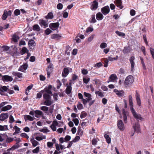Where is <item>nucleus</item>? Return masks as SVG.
I'll list each match as a JSON object with an SVG mask.
<instances>
[{
    "instance_id": "1",
    "label": "nucleus",
    "mask_w": 154,
    "mask_h": 154,
    "mask_svg": "<svg viewBox=\"0 0 154 154\" xmlns=\"http://www.w3.org/2000/svg\"><path fill=\"white\" fill-rule=\"evenodd\" d=\"M52 88V86L49 85L48 87L45 88V93L43 95V98L45 100V101L42 103V104L49 106L54 103L53 101L52 100L51 96L50 95L52 94L51 91Z\"/></svg>"
},
{
    "instance_id": "2",
    "label": "nucleus",
    "mask_w": 154,
    "mask_h": 154,
    "mask_svg": "<svg viewBox=\"0 0 154 154\" xmlns=\"http://www.w3.org/2000/svg\"><path fill=\"white\" fill-rule=\"evenodd\" d=\"M84 95L86 98L83 99L82 103L84 105H85L87 102H89L92 100L91 95L90 94L86 92H84Z\"/></svg>"
},
{
    "instance_id": "3",
    "label": "nucleus",
    "mask_w": 154,
    "mask_h": 154,
    "mask_svg": "<svg viewBox=\"0 0 154 154\" xmlns=\"http://www.w3.org/2000/svg\"><path fill=\"white\" fill-rule=\"evenodd\" d=\"M131 112H132L134 117L137 120H141L142 119V118L141 117V115L139 114H138L135 111L133 107L131 108Z\"/></svg>"
},
{
    "instance_id": "4",
    "label": "nucleus",
    "mask_w": 154,
    "mask_h": 154,
    "mask_svg": "<svg viewBox=\"0 0 154 154\" xmlns=\"http://www.w3.org/2000/svg\"><path fill=\"white\" fill-rule=\"evenodd\" d=\"M72 72V69L71 68L69 67L65 68L62 72V76L63 77H66L68 75L69 72Z\"/></svg>"
},
{
    "instance_id": "5",
    "label": "nucleus",
    "mask_w": 154,
    "mask_h": 154,
    "mask_svg": "<svg viewBox=\"0 0 154 154\" xmlns=\"http://www.w3.org/2000/svg\"><path fill=\"white\" fill-rule=\"evenodd\" d=\"M134 81V79L133 76L131 75H129L126 78L125 83L126 85H128L132 84Z\"/></svg>"
},
{
    "instance_id": "6",
    "label": "nucleus",
    "mask_w": 154,
    "mask_h": 154,
    "mask_svg": "<svg viewBox=\"0 0 154 154\" xmlns=\"http://www.w3.org/2000/svg\"><path fill=\"white\" fill-rule=\"evenodd\" d=\"M0 91L3 92L7 91L10 94H12L14 93V91L13 90L8 89V87L6 86L0 87Z\"/></svg>"
},
{
    "instance_id": "7",
    "label": "nucleus",
    "mask_w": 154,
    "mask_h": 154,
    "mask_svg": "<svg viewBox=\"0 0 154 154\" xmlns=\"http://www.w3.org/2000/svg\"><path fill=\"white\" fill-rule=\"evenodd\" d=\"M35 138L36 140L38 141H40L43 139H45L46 136L45 135H43L42 133H37L36 134Z\"/></svg>"
},
{
    "instance_id": "8",
    "label": "nucleus",
    "mask_w": 154,
    "mask_h": 154,
    "mask_svg": "<svg viewBox=\"0 0 154 154\" xmlns=\"http://www.w3.org/2000/svg\"><path fill=\"white\" fill-rule=\"evenodd\" d=\"M59 25V23L58 22H57L50 23L49 27L52 30H55L58 29Z\"/></svg>"
},
{
    "instance_id": "9",
    "label": "nucleus",
    "mask_w": 154,
    "mask_h": 154,
    "mask_svg": "<svg viewBox=\"0 0 154 154\" xmlns=\"http://www.w3.org/2000/svg\"><path fill=\"white\" fill-rule=\"evenodd\" d=\"M58 126L59 127L61 126V125H59L58 123L56 121H54L51 125L50 126V128L53 131L56 130V126Z\"/></svg>"
},
{
    "instance_id": "10",
    "label": "nucleus",
    "mask_w": 154,
    "mask_h": 154,
    "mask_svg": "<svg viewBox=\"0 0 154 154\" xmlns=\"http://www.w3.org/2000/svg\"><path fill=\"white\" fill-rule=\"evenodd\" d=\"M117 126L118 128L121 131H123L125 128L124 124L122 120L118 121Z\"/></svg>"
},
{
    "instance_id": "11",
    "label": "nucleus",
    "mask_w": 154,
    "mask_h": 154,
    "mask_svg": "<svg viewBox=\"0 0 154 154\" xmlns=\"http://www.w3.org/2000/svg\"><path fill=\"white\" fill-rule=\"evenodd\" d=\"M101 11L104 15H106L109 12L110 9L109 7L108 6H105L101 8Z\"/></svg>"
},
{
    "instance_id": "12",
    "label": "nucleus",
    "mask_w": 154,
    "mask_h": 154,
    "mask_svg": "<svg viewBox=\"0 0 154 154\" xmlns=\"http://www.w3.org/2000/svg\"><path fill=\"white\" fill-rule=\"evenodd\" d=\"M123 118V120L125 123L127 122V116L128 115V112L127 111H125L124 109L122 110Z\"/></svg>"
},
{
    "instance_id": "13",
    "label": "nucleus",
    "mask_w": 154,
    "mask_h": 154,
    "mask_svg": "<svg viewBox=\"0 0 154 154\" xmlns=\"http://www.w3.org/2000/svg\"><path fill=\"white\" fill-rule=\"evenodd\" d=\"M98 3L95 0L92 3L91 7V9L92 10H96L98 7Z\"/></svg>"
},
{
    "instance_id": "14",
    "label": "nucleus",
    "mask_w": 154,
    "mask_h": 154,
    "mask_svg": "<svg viewBox=\"0 0 154 154\" xmlns=\"http://www.w3.org/2000/svg\"><path fill=\"white\" fill-rule=\"evenodd\" d=\"M39 23L42 26H43L44 28L48 26V23L45 20H39Z\"/></svg>"
},
{
    "instance_id": "15",
    "label": "nucleus",
    "mask_w": 154,
    "mask_h": 154,
    "mask_svg": "<svg viewBox=\"0 0 154 154\" xmlns=\"http://www.w3.org/2000/svg\"><path fill=\"white\" fill-rule=\"evenodd\" d=\"M113 91L119 97H122L124 95V93L123 90L119 91L117 89H115Z\"/></svg>"
},
{
    "instance_id": "16",
    "label": "nucleus",
    "mask_w": 154,
    "mask_h": 154,
    "mask_svg": "<svg viewBox=\"0 0 154 154\" xmlns=\"http://www.w3.org/2000/svg\"><path fill=\"white\" fill-rule=\"evenodd\" d=\"M117 78L116 75L115 74H113L110 75L109 78L108 82H114Z\"/></svg>"
},
{
    "instance_id": "17",
    "label": "nucleus",
    "mask_w": 154,
    "mask_h": 154,
    "mask_svg": "<svg viewBox=\"0 0 154 154\" xmlns=\"http://www.w3.org/2000/svg\"><path fill=\"white\" fill-rule=\"evenodd\" d=\"M27 67L28 64L26 63H24L22 65L20 66L18 69V71L24 72L26 69Z\"/></svg>"
},
{
    "instance_id": "18",
    "label": "nucleus",
    "mask_w": 154,
    "mask_h": 154,
    "mask_svg": "<svg viewBox=\"0 0 154 154\" xmlns=\"http://www.w3.org/2000/svg\"><path fill=\"white\" fill-rule=\"evenodd\" d=\"M2 79L3 80L5 81L6 82H11L13 80L12 77L8 75H5L3 76L2 77Z\"/></svg>"
},
{
    "instance_id": "19",
    "label": "nucleus",
    "mask_w": 154,
    "mask_h": 154,
    "mask_svg": "<svg viewBox=\"0 0 154 154\" xmlns=\"http://www.w3.org/2000/svg\"><path fill=\"white\" fill-rule=\"evenodd\" d=\"M71 83H70L69 85H67L66 89V93L67 94H69L71 93L72 90V87H71Z\"/></svg>"
},
{
    "instance_id": "20",
    "label": "nucleus",
    "mask_w": 154,
    "mask_h": 154,
    "mask_svg": "<svg viewBox=\"0 0 154 154\" xmlns=\"http://www.w3.org/2000/svg\"><path fill=\"white\" fill-rule=\"evenodd\" d=\"M8 115L7 113H3L0 115V120L4 121L8 118Z\"/></svg>"
},
{
    "instance_id": "21",
    "label": "nucleus",
    "mask_w": 154,
    "mask_h": 154,
    "mask_svg": "<svg viewBox=\"0 0 154 154\" xmlns=\"http://www.w3.org/2000/svg\"><path fill=\"white\" fill-rule=\"evenodd\" d=\"M122 3L121 0H116L115 1V3L116 6L120 9L123 8V6L122 5Z\"/></svg>"
},
{
    "instance_id": "22",
    "label": "nucleus",
    "mask_w": 154,
    "mask_h": 154,
    "mask_svg": "<svg viewBox=\"0 0 154 154\" xmlns=\"http://www.w3.org/2000/svg\"><path fill=\"white\" fill-rule=\"evenodd\" d=\"M43 115L41 111L39 110H36L35 111V116L37 118H39Z\"/></svg>"
},
{
    "instance_id": "23",
    "label": "nucleus",
    "mask_w": 154,
    "mask_h": 154,
    "mask_svg": "<svg viewBox=\"0 0 154 154\" xmlns=\"http://www.w3.org/2000/svg\"><path fill=\"white\" fill-rule=\"evenodd\" d=\"M97 19L98 20H102L103 18V14L100 12L97 13L96 15Z\"/></svg>"
},
{
    "instance_id": "24",
    "label": "nucleus",
    "mask_w": 154,
    "mask_h": 154,
    "mask_svg": "<svg viewBox=\"0 0 154 154\" xmlns=\"http://www.w3.org/2000/svg\"><path fill=\"white\" fill-rule=\"evenodd\" d=\"M133 128L134 129V131L137 132H139L140 131V128L139 124L138 123L135 124L133 126Z\"/></svg>"
},
{
    "instance_id": "25",
    "label": "nucleus",
    "mask_w": 154,
    "mask_h": 154,
    "mask_svg": "<svg viewBox=\"0 0 154 154\" xmlns=\"http://www.w3.org/2000/svg\"><path fill=\"white\" fill-rule=\"evenodd\" d=\"M8 137V135L5 134H0V142H2L3 141L5 140L6 138Z\"/></svg>"
},
{
    "instance_id": "26",
    "label": "nucleus",
    "mask_w": 154,
    "mask_h": 154,
    "mask_svg": "<svg viewBox=\"0 0 154 154\" xmlns=\"http://www.w3.org/2000/svg\"><path fill=\"white\" fill-rule=\"evenodd\" d=\"M61 36L59 34H54L51 35V39H56L57 40H58L60 39Z\"/></svg>"
},
{
    "instance_id": "27",
    "label": "nucleus",
    "mask_w": 154,
    "mask_h": 154,
    "mask_svg": "<svg viewBox=\"0 0 154 154\" xmlns=\"http://www.w3.org/2000/svg\"><path fill=\"white\" fill-rule=\"evenodd\" d=\"M140 97V95L136 92V97L137 103V104L139 106H140L141 105V100Z\"/></svg>"
},
{
    "instance_id": "28",
    "label": "nucleus",
    "mask_w": 154,
    "mask_h": 154,
    "mask_svg": "<svg viewBox=\"0 0 154 154\" xmlns=\"http://www.w3.org/2000/svg\"><path fill=\"white\" fill-rule=\"evenodd\" d=\"M12 75L19 78H21L22 77V73L17 72H13Z\"/></svg>"
},
{
    "instance_id": "29",
    "label": "nucleus",
    "mask_w": 154,
    "mask_h": 154,
    "mask_svg": "<svg viewBox=\"0 0 154 154\" xmlns=\"http://www.w3.org/2000/svg\"><path fill=\"white\" fill-rule=\"evenodd\" d=\"M30 141L32 144V145L34 146H36L37 145L39 144V143L34 138L31 139Z\"/></svg>"
},
{
    "instance_id": "30",
    "label": "nucleus",
    "mask_w": 154,
    "mask_h": 154,
    "mask_svg": "<svg viewBox=\"0 0 154 154\" xmlns=\"http://www.w3.org/2000/svg\"><path fill=\"white\" fill-rule=\"evenodd\" d=\"M12 108V106L10 105H8L2 107L1 110L3 111H5L11 109Z\"/></svg>"
},
{
    "instance_id": "31",
    "label": "nucleus",
    "mask_w": 154,
    "mask_h": 154,
    "mask_svg": "<svg viewBox=\"0 0 154 154\" xmlns=\"http://www.w3.org/2000/svg\"><path fill=\"white\" fill-rule=\"evenodd\" d=\"M28 45L29 46H35V43L34 40L30 39L28 42Z\"/></svg>"
},
{
    "instance_id": "32",
    "label": "nucleus",
    "mask_w": 154,
    "mask_h": 154,
    "mask_svg": "<svg viewBox=\"0 0 154 154\" xmlns=\"http://www.w3.org/2000/svg\"><path fill=\"white\" fill-rule=\"evenodd\" d=\"M20 147V145L18 143H16V144L13 145L11 148L8 149L10 151L11 150H14L18 149Z\"/></svg>"
},
{
    "instance_id": "33",
    "label": "nucleus",
    "mask_w": 154,
    "mask_h": 154,
    "mask_svg": "<svg viewBox=\"0 0 154 154\" xmlns=\"http://www.w3.org/2000/svg\"><path fill=\"white\" fill-rule=\"evenodd\" d=\"M8 130V126L7 125L3 126L0 125V131H5Z\"/></svg>"
},
{
    "instance_id": "34",
    "label": "nucleus",
    "mask_w": 154,
    "mask_h": 154,
    "mask_svg": "<svg viewBox=\"0 0 154 154\" xmlns=\"http://www.w3.org/2000/svg\"><path fill=\"white\" fill-rule=\"evenodd\" d=\"M54 17V15L52 12H50L48 13L46 16L45 18L47 19H52Z\"/></svg>"
},
{
    "instance_id": "35",
    "label": "nucleus",
    "mask_w": 154,
    "mask_h": 154,
    "mask_svg": "<svg viewBox=\"0 0 154 154\" xmlns=\"http://www.w3.org/2000/svg\"><path fill=\"white\" fill-rule=\"evenodd\" d=\"M95 94L96 95H97L100 97H104L103 93L100 90L99 91H95Z\"/></svg>"
},
{
    "instance_id": "36",
    "label": "nucleus",
    "mask_w": 154,
    "mask_h": 154,
    "mask_svg": "<svg viewBox=\"0 0 154 154\" xmlns=\"http://www.w3.org/2000/svg\"><path fill=\"white\" fill-rule=\"evenodd\" d=\"M129 103L130 106V109H131V108L133 107L132 98L131 95H130L129 96Z\"/></svg>"
},
{
    "instance_id": "37",
    "label": "nucleus",
    "mask_w": 154,
    "mask_h": 154,
    "mask_svg": "<svg viewBox=\"0 0 154 154\" xmlns=\"http://www.w3.org/2000/svg\"><path fill=\"white\" fill-rule=\"evenodd\" d=\"M28 50L26 47H23L21 51V54L22 55H23L26 53H28Z\"/></svg>"
},
{
    "instance_id": "38",
    "label": "nucleus",
    "mask_w": 154,
    "mask_h": 154,
    "mask_svg": "<svg viewBox=\"0 0 154 154\" xmlns=\"http://www.w3.org/2000/svg\"><path fill=\"white\" fill-rule=\"evenodd\" d=\"M104 137L106 140L107 143H109L111 142V138L107 134H105L104 135Z\"/></svg>"
},
{
    "instance_id": "39",
    "label": "nucleus",
    "mask_w": 154,
    "mask_h": 154,
    "mask_svg": "<svg viewBox=\"0 0 154 154\" xmlns=\"http://www.w3.org/2000/svg\"><path fill=\"white\" fill-rule=\"evenodd\" d=\"M119 57L118 56H116V57L113 58L111 56L108 57V60H109L111 61H113L114 60H117L118 59Z\"/></svg>"
},
{
    "instance_id": "40",
    "label": "nucleus",
    "mask_w": 154,
    "mask_h": 154,
    "mask_svg": "<svg viewBox=\"0 0 154 154\" xmlns=\"http://www.w3.org/2000/svg\"><path fill=\"white\" fill-rule=\"evenodd\" d=\"M33 29L34 30H36L39 31L40 30L39 26L38 24H35L33 26Z\"/></svg>"
},
{
    "instance_id": "41",
    "label": "nucleus",
    "mask_w": 154,
    "mask_h": 154,
    "mask_svg": "<svg viewBox=\"0 0 154 154\" xmlns=\"http://www.w3.org/2000/svg\"><path fill=\"white\" fill-rule=\"evenodd\" d=\"M19 39V36L16 35H14L13 36L12 39L13 41L15 42H17V40Z\"/></svg>"
},
{
    "instance_id": "42",
    "label": "nucleus",
    "mask_w": 154,
    "mask_h": 154,
    "mask_svg": "<svg viewBox=\"0 0 154 154\" xmlns=\"http://www.w3.org/2000/svg\"><path fill=\"white\" fill-rule=\"evenodd\" d=\"M7 17V11L6 10H5L4 11V13L3 14L2 18L3 20H5L6 19Z\"/></svg>"
},
{
    "instance_id": "43",
    "label": "nucleus",
    "mask_w": 154,
    "mask_h": 154,
    "mask_svg": "<svg viewBox=\"0 0 154 154\" xmlns=\"http://www.w3.org/2000/svg\"><path fill=\"white\" fill-rule=\"evenodd\" d=\"M40 109L41 110L46 113V112L48 110V107L46 106H42Z\"/></svg>"
},
{
    "instance_id": "44",
    "label": "nucleus",
    "mask_w": 154,
    "mask_h": 154,
    "mask_svg": "<svg viewBox=\"0 0 154 154\" xmlns=\"http://www.w3.org/2000/svg\"><path fill=\"white\" fill-rule=\"evenodd\" d=\"M83 81L85 83L88 84L90 81V78L88 77H83Z\"/></svg>"
},
{
    "instance_id": "45",
    "label": "nucleus",
    "mask_w": 154,
    "mask_h": 154,
    "mask_svg": "<svg viewBox=\"0 0 154 154\" xmlns=\"http://www.w3.org/2000/svg\"><path fill=\"white\" fill-rule=\"evenodd\" d=\"M78 109L79 110H81L83 108V107L82 104L80 102H79L77 105Z\"/></svg>"
},
{
    "instance_id": "46",
    "label": "nucleus",
    "mask_w": 154,
    "mask_h": 154,
    "mask_svg": "<svg viewBox=\"0 0 154 154\" xmlns=\"http://www.w3.org/2000/svg\"><path fill=\"white\" fill-rule=\"evenodd\" d=\"M24 118L25 120H29L30 121L33 120V118L29 115H26L24 116Z\"/></svg>"
},
{
    "instance_id": "47",
    "label": "nucleus",
    "mask_w": 154,
    "mask_h": 154,
    "mask_svg": "<svg viewBox=\"0 0 154 154\" xmlns=\"http://www.w3.org/2000/svg\"><path fill=\"white\" fill-rule=\"evenodd\" d=\"M5 140H6V142L7 143H10L12 142L14 138H12V137H8H8L6 138Z\"/></svg>"
},
{
    "instance_id": "48",
    "label": "nucleus",
    "mask_w": 154,
    "mask_h": 154,
    "mask_svg": "<svg viewBox=\"0 0 154 154\" xmlns=\"http://www.w3.org/2000/svg\"><path fill=\"white\" fill-rule=\"evenodd\" d=\"M39 131L41 132H43L45 133L47 132H49L50 131L48 130L47 128H44L42 129H41L39 130Z\"/></svg>"
},
{
    "instance_id": "49",
    "label": "nucleus",
    "mask_w": 154,
    "mask_h": 154,
    "mask_svg": "<svg viewBox=\"0 0 154 154\" xmlns=\"http://www.w3.org/2000/svg\"><path fill=\"white\" fill-rule=\"evenodd\" d=\"M130 51V49H129L127 47H125L123 49V52L124 54L128 53Z\"/></svg>"
},
{
    "instance_id": "50",
    "label": "nucleus",
    "mask_w": 154,
    "mask_h": 154,
    "mask_svg": "<svg viewBox=\"0 0 154 154\" xmlns=\"http://www.w3.org/2000/svg\"><path fill=\"white\" fill-rule=\"evenodd\" d=\"M87 115V113L84 112H82L81 113L80 115V118L81 119H83L86 117Z\"/></svg>"
},
{
    "instance_id": "51",
    "label": "nucleus",
    "mask_w": 154,
    "mask_h": 154,
    "mask_svg": "<svg viewBox=\"0 0 154 154\" xmlns=\"http://www.w3.org/2000/svg\"><path fill=\"white\" fill-rule=\"evenodd\" d=\"M52 31L49 28H47L45 30V33L46 35H49L52 32Z\"/></svg>"
},
{
    "instance_id": "52",
    "label": "nucleus",
    "mask_w": 154,
    "mask_h": 154,
    "mask_svg": "<svg viewBox=\"0 0 154 154\" xmlns=\"http://www.w3.org/2000/svg\"><path fill=\"white\" fill-rule=\"evenodd\" d=\"M107 44L105 42L101 43L100 45V47L102 49H103L107 47Z\"/></svg>"
},
{
    "instance_id": "53",
    "label": "nucleus",
    "mask_w": 154,
    "mask_h": 154,
    "mask_svg": "<svg viewBox=\"0 0 154 154\" xmlns=\"http://www.w3.org/2000/svg\"><path fill=\"white\" fill-rule=\"evenodd\" d=\"M57 89H59L61 85V83L59 80H57Z\"/></svg>"
},
{
    "instance_id": "54",
    "label": "nucleus",
    "mask_w": 154,
    "mask_h": 154,
    "mask_svg": "<svg viewBox=\"0 0 154 154\" xmlns=\"http://www.w3.org/2000/svg\"><path fill=\"white\" fill-rule=\"evenodd\" d=\"M14 121V119L13 117V116L11 115L9 116V122L10 123H12Z\"/></svg>"
},
{
    "instance_id": "55",
    "label": "nucleus",
    "mask_w": 154,
    "mask_h": 154,
    "mask_svg": "<svg viewBox=\"0 0 154 154\" xmlns=\"http://www.w3.org/2000/svg\"><path fill=\"white\" fill-rule=\"evenodd\" d=\"M116 33L119 36H124L125 35V34L124 33L120 32L118 31L116 32Z\"/></svg>"
},
{
    "instance_id": "56",
    "label": "nucleus",
    "mask_w": 154,
    "mask_h": 154,
    "mask_svg": "<svg viewBox=\"0 0 154 154\" xmlns=\"http://www.w3.org/2000/svg\"><path fill=\"white\" fill-rule=\"evenodd\" d=\"M14 14L16 16H18L20 14V11L18 9H16L14 12Z\"/></svg>"
},
{
    "instance_id": "57",
    "label": "nucleus",
    "mask_w": 154,
    "mask_h": 154,
    "mask_svg": "<svg viewBox=\"0 0 154 154\" xmlns=\"http://www.w3.org/2000/svg\"><path fill=\"white\" fill-rule=\"evenodd\" d=\"M52 70L51 69H49L47 68V73L48 75V77H49L50 76L51 73L52 72Z\"/></svg>"
},
{
    "instance_id": "58",
    "label": "nucleus",
    "mask_w": 154,
    "mask_h": 154,
    "mask_svg": "<svg viewBox=\"0 0 154 154\" xmlns=\"http://www.w3.org/2000/svg\"><path fill=\"white\" fill-rule=\"evenodd\" d=\"M72 121L74 122L75 125L76 126H77L79 124V120L78 119L75 118L73 119Z\"/></svg>"
},
{
    "instance_id": "59",
    "label": "nucleus",
    "mask_w": 154,
    "mask_h": 154,
    "mask_svg": "<svg viewBox=\"0 0 154 154\" xmlns=\"http://www.w3.org/2000/svg\"><path fill=\"white\" fill-rule=\"evenodd\" d=\"M96 21H97L95 19V15H93L92 16V19L91 21V23H95Z\"/></svg>"
},
{
    "instance_id": "60",
    "label": "nucleus",
    "mask_w": 154,
    "mask_h": 154,
    "mask_svg": "<svg viewBox=\"0 0 154 154\" xmlns=\"http://www.w3.org/2000/svg\"><path fill=\"white\" fill-rule=\"evenodd\" d=\"M39 150V147L38 146V147H37L35 148V149H33L32 150V152L33 153H37L38 152Z\"/></svg>"
},
{
    "instance_id": "61",
    "label": "nucleus",
    "mask_w": 154,
    "mask_h": 154,
    "mask_svg": "<svg viewBox=\"0 0 154 154\" xmlns=\"http://www.w3.org/2000/svg\"><path fill=\"white\" fill-rule=\"evenodd\" d=\"M14 128L15 130V133L17 134L19 133L20 132V129L17 126H15L14 127Z\"/></svg>"
},
{
    "instance_id": "62",
    "label": "nucleus",
    "mask_w": 154,
    "mask_h": 154,
    "mask_svg": "<svg viewBox=\"0 0 154 154\" xmlns=\"http://www.w3.org/2000/svg\"><path fill=\"white\" fill-rule=\"evenodd\" d=\"M77 134L79 135H82V131L80 128H78Z\"/></svg>"
},
{
    "instance_id": "63",
    "label": "nucleus",
    "mask_w": 154,
    "mask_h": 154,
    "mask_svg": "<svg viewBox=\"0 0 154 154\" xmlns=\"http://www.w3.org/2000/svg\"><path fill=\"white\" fill-rule=\"evenodd\" d=\"M71 139V137L70 136L67 135L64 138L65 141L67 142L69 140Z\"/></svg>"
},
{
    "instance_id": "64",
    "label": "nucleus",
    "mask_w": 154,
    "mask_h": 154,
    "mask_svg": "<svg viewBox=\"0 0 154 154\" xmlns=\"http://www.w3.org/2000/svg\"><path fill=\"white\" fill-rule=\"evenodd\" d=\"M150 50L152 57L154 59V49L152 48H150Z\"/></svg>"
}]
</instances>
